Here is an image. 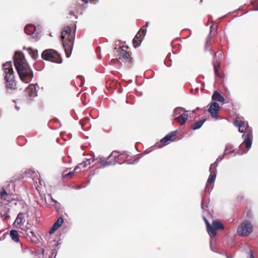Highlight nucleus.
Returning <instances> with one entry per match:
<instances>
[{"mask_svg":"<svg viewBox=\"0 0 258 258\" xmlns=\"http://www.w3.org/2000/svg\"><path fill=\"white\" fill-rule=\"evenodd\" d=\"M180 110V108H176L174 109V114H175V115H177L178 114H180V112H178Z\"/></svg>","mask_w":258,"mask_h":258,"instance_id":"36","label":"nucleus"},{"mask_svg":"<svg viewBox=\"0 0 258 258\" xmlns=\"http://www.w3.org/2000/svg\"><path fill=\"white\" fill-rule=\"evenodd\" d=\"M213 100H217L220 102L224 103L225 101V99L223 96H222L219 92L217 91H215L213 93V94L212 97Z\"/></svg>","mask_w":258,"mask_h":258,"instance_id":"20","label":"nucleus"},{"mask_svg":"<svg viewBox=\"0 0 258 258\" xmlns=\"http://www.w3.org/2000/svg\"><path fill=\"white\" fill-rule=\"evenodd\" d=\"M10 234L12 239L16 242H18L19 241V237L18 235L17 231L16 230H11L10 232Z\"/></svg>","mask_w":258,"mask_h":258,"instance_id":"21","label":"nucleus"},{"mask_svg":"<svg viewBox=\"0 0 258 258\" xmlns=\"http://www.w3.org/2000/svg\"><path fill=\"white\" fill-rule=\"evenodd\" d=\"M256 9L258 10V6L257 7V9Z\"/></svg>","mask_w":258,"mask_h":258,"instance_id":"54","label":"nucleus"},{"mask_svg":"<svg viewBox=\"0 0 258 258\" xmlns=\"http://www.w3.org/2000/svg\"><path fill=\"white\" fill-rule=\"evenodd\" d=\"M48 197H49V198L50 200L51 201V202H53V203H57L56 201V200H55L54 199H53L52 198V196H51L50 195H48Z\"/></svg>","mask_w":258,"mask_h":258,"instance_id":"39","label":"nucleus"},{"mask_svg":"<svg viewBox=\"0 0 258 258\" xmlns=\"http://www.w3.org/2000/svg\"><path fill=\"white\" fill-rule=\"evenodd\" d=\"M205 120H201L198 121V122H196L194 123L190 127V128L193 130H196L200 128L202 125L203 124L204 122H205Z\"/></svg>","mask_w":258,"mask_h":258,"instance_id":"22","label":"nucleus"},{"mask_svg":"<svg viewBox=\"0 0 258 258\" xmlns=\"http://www.w3.org/2000/svg\"><path fill=\"white\" fill-rule=\"evenodd\" d=\"M113 155V151L110 154L109 156L107 158V159L100 158L99 160L98 161V163L100 164L102 167L104 168L107 166H109L112 165L111 161H108V159L109 158Z\"/></svg>","mask_w":258,"mask_h":258,"instance_id":"15","label":"nucleus"},{"mask_svg":"<svg viewBox=\"0 0 258 258\" xmlns=\"http://www.w3.org/2000/svg\"><path fill=\"white\" fill-rule=\"evenodd\" d=\"M41 56L42 59L45 60H49L58 63L62 62V59L59 54L52 49L44 50L42 53Z\"/></svg>","mask_w":258,"mask_h":258,"instance_id":"4","label":"nucleus"},{"mask_svg":"<svg viewBox=\"0 0 258 258\" xmlns=\"http://www.w3.org/2000/svg\"><path fill=\"white\" fill-rule=\"evenodd\" d=\"M243 199V197H241L240 198V199Z\"/></svg>","mask_w":258,"mask_h":258,"instance_id":"53","label":"nucleus"},{"mask_svg":"<svg viewBox=\"0 0 258 258\" xmlns=\"http://www.w3.org/2000/svg\"><path fill=\"white\" fill-rule=\"evenodd\" d=\"M247 217H251V212L250 211H248L246 214Z\"/></svg>","mask_w":258,"mask_h":258,"instance_id":"42","label":"nucleus"},{"mask_svg":"<svg viewBox=\"0 0 258 258\" xmlns=\"http://www.w3.org/2000/svg\"><path fill=\"white\" fill-rule=\"evenodd\" d=\"M8 195V194L7 192L6 191V190L4 188H3L2 190L0 192V196H1V198L5 199L6 197Z\"/></svg>","mask_w":258,"mask_h":258,"instance_id":"29","label":"nucleus"},{"mask_svg":"<svg viewBox=\"0 0 258 258\" xmlns=\"http://www.w3.org/2000/svg\"><path fill=\"white\" fill-rule=\"evenodd\" d=\"M74 171H72V172H70L69 173H67L66 176L72 177L74 175Z\"/></svg>","mask_w":258,"mask_h":258,"instance_id":"38","label":"nucleus"},{"mask_svg":"<svg viewBox=\"0 0 258 258\" xmlns=\"http://www.w3.org/2000/svg\"><path fill=\"white\" fill-rule=\"evenodd\" d=\"M243 137H244V141L243 143L240 146L239 148L242 149L244 146L246 148V150L245 151H241L240 150H239L237 151V154L239 155H242L244 153H246L251 146V133H247L246 134H244L243 135Z\"/></svg>","mask_w":258,"mask_h":258,"instance_id":"7","label":"nucleus"},{"mask_svg":"<svg viewBox=\"0 0 258 258\" xmlns=\"http://www.w3.org/2000/svg\"><path fill=\"white\" fill-rule=\"evenodd\" d=\"M217 165L218 163L216 162H215L211 165L210 167V172L211 173H212L213 172L216 173Z\"/></svg>","mask_w":258,"mask_h":258,"instance_id":"27","label":"nucleus"},{"mask_svg":"<svg viewBox=\"0 0 258 258\" xmlns=\"http://www.w3.org/2000/svg\"><path fill=\"white\" fill-rule=\"evenodd\" d=\"M146 31H147V28L145 26H143L142 27V28L140 29V30H139V31L138 32H140V33L141 34H142L143 37H144Z\"/></svg>","mask_w":258,"mask_h":258,"instance_id":"30","label":"nucleus"},{"mask_svg":"<svg viewBox=\"0 0 258 258\" xmlns=\"http://www.w3.org/2000/svg\"><path fill=\"white\" fill-rule=\"evenodd\" d=\"M89 120V117H85L84 120H80L79 122H80V125L82 127L85 126L87 124V121H88Z\"/></svg>","mask_w":258,"mask_h":258,"instance_id":"28","label":"nucleus"},{"mask_svg":"<svg viewBox=\"0 0 258 258\" xmlns=\"http://www.w3.org/2000/svg\"><path fill=\"white\" fill-rule=\"evenodd\" d=\"M149 24V22H146V24L144 25L146 28L148 26Z\"/></svg>","mask_w":258,"mask_h":258,"instance_id":"44","label":"nucleus"},{"mask_svg":"<svg viewBox=\"0 0 258 258\" xmlns=\"http://www.w3.org/2000/svg\"><path fill=\"white\" fill-rule=\"evenodd\" d=\"M78 79L80 80L81 81V86H82L84 85V81H85V79L82 76H78Z\"/></svg>","mask_w":258,"mask_h":258,"instance_id":"32","label":"nucleus"},{"mask_svg":"<svg viewBox=\"0 0 258 258\" xmlns=\"http://www.w3.org/2000/svg\"><path fill=\"white\" fill-rule=\"evenodd\" d=\"M74 40L75 34L72 33L71 27H64L61 32V40L67 58L72 54Z\"/></svg>","mask_w":258,"mask_h":258,"instance_id":"2","label":"nucleus"},{"mask_svg":"<svg viewBox=\"0 0 258 258\" xmlns=\"http://www.w3.org/2000/svg\"><path fill=\"white\" fill-rule=\"evenodd\" d=\"M110 85H111V82H107V84H106V88H107V89L109 91H111V87L110 86Z\"/></svg>","mask_w":258,"mask_h":258,"instance_id":"33","label":"nucleus"},{"mask_svg":"<svg viewBox=\"0 0 258 258\" xmlns=\"http://www.w3.org/2000/svg\"><path fill=\"white\" fill-rule=\"evenodd\" d=\"M98 59H101V56L100 55H98Z\"/></svg>","mask_w":258,"mask_h":258,"instance_id":"48","label":"nucleus"},{"mask_svg":"<svg viewBox=\"0 0 258 258\" xmlns=\"http://www.w3.org/2000/svg\"><path fill=\"white\" fill-rule=\"evenodd\" d=\"M211 228L214 229L215 232V234H209V235L211 236L215 237L216 235L217 232L216 230L219 229H224V225L219 221L215 220L212 223V225H211Z\"/></svg>","mask_w":258,"mask_h":258,"instance_id":"14","label":"nucleus"},{"mask_svg":"<svg viewBox=\"0 0 258 258\" xmlns=\"http://www.w3.org/2000/svg\"><path fill=\"white\" fill-rule=\"evenodd\" d=\"M29 49L31 50L32 53H33L32 55L33 58L34 59H36L38 56L37 50H32L31 48H29Z\"/></svg>","mask_w":258,"mask_h":258,"instance_id":"31","label":"nucleus"},{"mask_svg":"<svg viewBox=\"0 0 258 258\" xmlns=\"http://www.w3.org/2000/svg\"><path fill=\"white\" fill-rule=\"evenodd\" d=\"M203 218H204V221L206 223L207 228V231H208L209 234H215V233L214 231V229H213L211 228V225L210 224V223L209 222L208 220L205 217H204Z\"/></svg>","mask_w":258,"mask_h":258,"instance_id":"24","label":"nucleus"},{"mask_svg":"<svg viewBox=\"0 0 258 258\" xmlns=\"http://www.w3.org/2000/svg\"><path fill=\"white\" fill-rule=\"evenodd\" d=\"M26 34L31 35L32 38L36 39L37 38V33L36 32V27L32 24L27 25L24 29Z\"/></svg>","mask_w":258,"mask_h":258,"instance_id":"9","label":"nucleus"},{"mask_svg":"<svg viewBox=\"0 0 258 258\" xmlns=\"http://www.w3.org/2000/svg\"><path fill=\"white\" fill-rule=\"evenodd\" d=\"M143 38V36L140 33V32L137 33L133 40V44L135 48H137L140 46Z\"/></svg>","mask_w":258,"mask_h":258,"instance_id":"16","label":"nucleus"},{"mask_svg":"<svg viewBox=\"0 0 258 258\" xmlns=\"http://www.w3.org/2000/svg\"><path fill=\"white\" fill-rule=\"evenodd\" d=\"M250 258H254V256H253V253H252V250H250Z\"/></svg>","mask_w":258,"mask_h":258,"instance_id":"43","label":"nucleus"},{"mask_svg":"<svg viewBox=\"0 0 258 258\" xmlns=\"http://www.w3.org/2000/svg\"><path fill=\"white\" fill-rule=\"evenodd\" d=\"M252 4L254 7H256V2H253Z\"/></svg>","mask_w":258,"mask_h":258,"instance_id":"46","label":"nucleus"},{"mask_svg":"<svg viewBox=\"0 0 258 258\" xmlns=\"http://www.w3.org/2000/svg\"><path fill=\"white\" fill-rule=\"evenodd\" d=\"M126 159V155L124 153L119 154L118 152L114 151V164L116 163L121 164L124 163Z\"/></svg>","mask_w":258,"mask_h":258,"instance_id":"11","label":"nucleus"},{"mask_svg":"<svg viewBox=\"0 0 258 258\" xmlns=\"http://www.w3.org/2000/svg\"><path fill=\"white\" fill-rule=\"evenodd\" d=\"M22 56L16 53L14 56V64L21 80L25 83H29L33 77V73L30 67H25Z\"/></svg>","mask_w":258,"mask_h":258,"instance_id":"1","label":"nucleus"},{"mask_svg":"<svg viewBox=\"0 0 258 258\" xmlns=\"http://www.w3.org/2000/svg\"><path fill=\"white\" fill-rule=\"evenodd\" d=\"M236 150H235L233 149V147L231 146V145H228V146H227L225 150H224V155H227L229 153H236L237 154V151H236Z\"/></svg>","mask_w":258,"mask_h":258,"instance_id":"23","label":"nucleus"},{"mask_svg":"<svg viewBox=\"0 0 258 258\" xmlns=\"http://www.w3.org/2000/svg\"><path fill=\"white\" fill-rule=\"evenodd\" d=\"M213 66L215 75L221 78H223L224 77V74L219 72V70L220 69V62L217 60L214 61L213 62Z\"/></svg>","mask_w":258,"mask_h":258,"instance_id":"18","label":"nucleus"},{"mask_svg":"<svg viewBox=\"0 0 258 258\" xmlns=\"http://www.w3.org/2000/svg\"><path fill=\"white\" fill-rule=\"evenodd\" d=\"M15 108L17 110H19L20 109V107L18 106L17 105H15Z\"/></svg>","mask_w":258,"mask_h":258,"instance_id":"45","label":"nucleus"},{"mask_svg":"<svg viewBox=\"0 0 258 258\" xmlns=\"http://www.w3.org/2000/svg\"><path fill=\"white\" fill-rule=\"evenodd\" d=\"M122 46H119L118 48L116 47H114V49L117 50L118 53L117 55L119 56V59L125 62H131L132 61V57L128 51H126L123 50Z\"/></svg>","mask_w":258,"mask_h":258,"instance_id":"8","label":"nucleus"},{"mask_svg":"<svg viewBox=\"0 0 258 258\" xmlns=\"http://www.w3.org/2000/svg\"><path fill=\"white\" fill-rule=\"evenodd\" d=\"M70 15H74V12H70Z\"/></svg>","mask_w":258,"mask_h":258,"instance_id":"47","label":"nucleus"},{"mask_svg":"<svg viewBox=\"0 0 258 258\" xmlns=\"http://www.w3.org/2000/svg\"><path fill=\"white\" fill-rule=\"evenodd\" d=\"M23 216V214L22 213H19L18 216H17V218H19V220H22V217Z\"/></svg>","mask_w":258,"mask_h":258,"instance_id":"41","label":"nucleus"},{"mask_svg":"<svg viewBox=\"0 0 258 258\" xmlns=\"http://www.w3.org/2000/svg\"><path fill=\"white\" fill-rule=\"evenodd\" d=\"M64 222L62 217H60L58 218L56 221L53 224L51 228L50 229L49 233L52 234L54 233L58 228H59Z\"/></svg>","mask_w":258,"mask_h":258,"instance_id":"12","label":"nucleus"},{"mask_svg":"<svg viewBox=\"0 0 258 258\" xmlns=\"http://www.w3.org/2000/svg\"><path fill=\"white\" fill-rule=\"evenodd\" d=\"M219 109L220 106L219 104L216 102H213L210 105L208 111L213 117L217 118V113L219 112Z\"/></svg>","mask_w":258,"mask_h":258,"instance_id":"10","label":"nucleus"},{"mask_svg":"<svg viewBox=\"0 0 258 258\" xmlns=\"http://www.w3.org/2000/svg\"><path fill=\"white\" fill-rule=\"evenodd\" d=\"M22 220H19V218H16L14 223L17 225H20L22 222Z\"/></svg>","mask_w":258,"mask_h":258,"instance_id":"35","label":"nucleus"},{"mask_svg":"<svg viewBox=\"0 0 258 258\" xmlns=\"http://www.w3.org/2000/svg\"><path fill=\"white\" fill-rule=\"evenodd\" d=\"M100 49V47H98L97 49Z\"/></svg>","mask_w":258,"mask_h":258,"instance_id":"52","label":"nucleus"},{"mask_svg":"<svg viewBox=\"0 0 258 258\" xmlns=\"http://www.w3.org/2000/svg\"><path fill=\"white\" fill-rule=\"evenodd\" d=\"M177 132L173 131L167 134L164 138L162 139L160 143H164L167 142H171L173 140V138L176 135Z\"/></svg>","mask_w":258,"mask_h":258,"instance_id":"17","label":"nucleus"},{"mask_svg":"<svg viewBox=\"0 0 258 258\" xmlns=\"http://www.w3.org/2000/svg\"><path fill=\"white\" fill-rule=\"evenodd\" d=\"M237 231L240 236H248L252 231V226L249 221L245 220L238 227Z\"/></svg>","mask_w":258,"mask_h":258,"instance_id":"5","label":"nucleus"},{"mask_svg":"<svg viewBox=\"0 0 258 258\" xmlns=\"http://www.w3.org/2000/svg\"><path fill=\"white\" fill-rule=\"evenodd\" d=\"M202 208L204 209V207H203V202L202 203Z\"/></svg>","mask_w":258,"mask_h":258,"instance_id":"49","label":"nucleus"},{"mask_svg":"<svg viewBox=\"0 0 258 258\" xmlns=\"http://www.w3.org/2000/svg\"><path fill=\"white\" fill-rule=\"evenodd\" d=\"M91 159H87L86 161L82 162L81 163L77 166L75 169V171H77L78 169L80 168V166H83L84 168L86 167L87 165L90 164Z\"/></svg>","mask_w":258,"mask_h":258,"instance_id":"25","label":"nucleus"},{"mask_svg":"<svg viewBox=\"0 0 258 258\" xmlns=\"http://www.w3.org/2000/svg\"><path fill=\"white\" fill-rule=\"evenodd\" d=\"M210 44L209 43V40L208 39L206 43V49H208V47H210Z\"/></svg>","mask_w":258,"mask_h":258,"instance_id":"40","label":"nucleus"},{"mask_svg":"<svg viewBox=\"0 0 258 258\" xmlns=\"http://www.w3.org/2000/svg\"><path fill=\"white\" fill-rule=\"evenodd\" d=\"M80 188H81L80 186H78V189H80Z\"/></svg>","mask_w":258,"mask_h":258,"instance_id":"51","label":"nucleus"},{"mask_svg":"<svg viewBox=\"0 0 258 258\" xmlns=\"http://www.w3.org/2000/svg\"><path fill=\"white\" fill-rule=\"evenodd\" d=\"M4 79L6 83V92L8 94L13 93L16 89V84L14 78V74L12 68V62L7 61L3 64Z\"/></svg>","mask_w":258,"mask_h":258,"instance_id":"3","label":"nucleus"},{"mask_svg":"<svg viewBox=\"0 0 258 258\" xmlns=\"http://www.w3.org/2000/svg\"><path fill=\"white\" fill-rule=\"evenodd\" d=\"M188 114L184 112L178 117H176L175 119L180 124L183 125L187 119Z\"/></svg>","mask_w":258,"mask_h":258,"instance_id":"19","label":"nucleus"},{"mask_svg":"<svg viewBox=\"0 0 258 258\" xmlns=\"http://www.w3.org/2000/svg\"><path fill=\"white\" fill-rule=\"evenodd\" d=\"M171 60H166L165 61V63L166 65L168 67H170L171 65V63L170 62Z\"/></svg>","mask_w":258,"mask_h":258,"instance_id":"37","label":"nucleus"},{"mask_svg":"<svg viewBox=\"0 0 258 258\" xmlns=\"http://www.w3.org/2000/svg\"><path fill=\"white\" fill-rule=\"evenodd\" d=\"M58 244H59L58 241H57V242L55 244V246H57V245H58Z\"/></svg>","mask_w":258,"mask_h":258,"instance_id":"50","label":"nucleus"},{"mask_svg":"<svg viewBox=\"0 0 258 258\" xmlns=\"http://www.w3.org/2000/svg\"><path fill=\"white\" fill-rule=\"evenodd\" d=\"M234 124L238 127L239 132L244 133H251V130L249 128L248 124L243 118L241 117L237 116L234 120Z\"/></svg>","mask_w":258,"mask_h":258,"instance_id":"6","label":"nucleus"},{"mask_svg":"<svg viewBox=\"0 0 258 258\" xmlns=\"http://www.w3.org/2000/svg\"><path fill=\"white\" fill-rule=\"evenodd\" d=\"M216 177V173L213 172L212 173H210V175L208 179L207 182V185L208 184H211L215 181Z\"/></svg>","mask_w":258,"mask_h":258,"instance_id":"26","label":"nucleus"},{"mask_svg":"<svg viewBox=\"0 0 258 258\" xmlns=\"http://www.w3.org/2000/svg\"><path fill=\"white\" fill-rule=\"evenodd\" d=\"M27 232H28V234L29 233H30V234L32 235V236L33 237H36V234H35V233L34 231H32L30 230H27Z\"/></svg>","mask_w":258,"mask_h":258,"instance_id":"34","label":"nucleus"},{"mask_svg":"<svg viewBox=\"0 0 258 258\" xmlns=\"http://www.w3.org/2000/svg\"><path fill=\"white\" fill-rule=\"evenodd\" d=\"M25 91L26 94L29 95L30 98H33L37 95L36 87L33 84H30Z\"/></svg>","mask_w":258,"mask_h":258,"instance_id":"13","label":"nucleus"}]
</instances>
